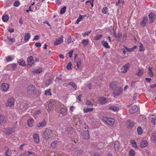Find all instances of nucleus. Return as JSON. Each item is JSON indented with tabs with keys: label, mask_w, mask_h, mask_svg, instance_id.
Segmentation results:
<instances>
[{
	"label": "nucleus",
	"mask_w": 156,
	"mask_h": 156,
	"mask_svg": "<svg viewBox=\"0 0 156 156\" xmlns=\"http://www.w3.org/2000/svg\"><path fill=\"white\" fill-rule=\"evenodd\" d=\"M52 131L51 130L46 128L42 131V136L46 140H48L52 136Z\"/></svg>",
	"instance_id": "nucleus-1"
},
{
	"label": "nucleus",
	"mask_w": 156,
	"mask_h": 156,
	"mask_svg": "<svg viewBox=\"0 0 156 156\" xmlns=\"http://www.w3.org/2000/svg\"><path fill=\"white\" fill-rule=\"evenodd\" d=\"M122 89L120 87H118L115 88L113 92V96L116 97L119 95L122 94Z\"/></svg>",
	"instance_id": "nucleus-2"
},
{
	"label": "nucleus",
	"mask_w": 156,
	"mask_h": 156,
	"mask_svg": "<svg viewBox=\"0 0 156 156\" xmlns=\"http://www.w3.org/2000/svg\"><path fill=\"white\" fill-rule=\"evenodd\" d=\"M14 100L13 98L12 97H11L8 99L5 105L6 107H11L14 105Z\"/></svg>",
	"instance_id": "nucleus-3"
},
{
	"label": "nucleus",
	"mask_w": 156,
	"mask_h": 156,
	"mask_svg": "<svg viewBox=\"0 0 156 156\" xmlns=\"http://www.w3.org/2000/svg\"><path fill=\"white\" fill-rule=\"evenodd\" d=\"M27 67H32L33 65L34 64V61L33 57L30 56L28 57L27 58Z\"/></svg>",
	"instance_id": "nucleus-4"
},
{
	"label": "nucleus",
	"mask_w": 156,
	"mask_h": 156,
	"mask_svg": "<svg viewBox=\"0 0 156 156\" xmlns=\"http://www.w3.org/2000/svg\"><path fill=\"white\" fill-rule=\"evenodd\" d=\"M104 121L109 125H111L115 122L113 119L111 118H104Z\"/></svg>",
	"instance_id": "nucleus-5"
},
{
	"label": "nucleus",
	"mask_w": 156,
	"mask_h": 156,
	"mask_svg": "<svg viewBox=\"0 0 156 156\" xmlns=\"http://www.w3.org/2000/svg\"><path fill=\"white\" fill-rule=\"evenodd\" d=\"M81 136L85 139H88L90 138L88 131L87 130L84 131L81 133Z\"/></svg>",
	"instance_id": "nucleus-6"
},
{
	"label": "nucleus",
	"mask_w": 156,
	"mask_h": 156,
	"mask_svg": "<svg viewBox=\"0 0 156 156\" xmlns=\"http://www.w3.org/2000/svg\"><path fill=\"white\" fill-rule=\"evenodd\" d=\"M63 41V37L62 36L58 39L55 40L54 43L53 44L55 45H58L62 44Z\"/></svg>",
	"instance_id": "nucleus-7"
},
{
	"label": "nucleus",
	"mask_w": 156,
	"mask_h": 156,
	"mask_svg": "<svg viewBox=\"0 0 156 156\" xmlns=\"http://www.w3.org/2000/svg\"><path fill=\"white\" fill-rule=\"evenodd\" d=\"M9 88V85L7 83H3L1 86V90L4 91H7L8 90Z\"/></svg>",
	"instance_id": "nucleus-8"
},
{
	"label": "nucleus",
	"mask_w": 156,
	"mask_h": 156,
	"mask_svg": "<svg viewBox=\"0 0 156 156\" xmlns=\"http://www.w3.org/2000/svg\"><path fill=\"white\" fill-rule=\"evenodd\" d=\"M129 66L130 64L129 63H128L124 66L121 69L122 72L123 73H126L129 68Z\"/></svg>",
	"instance_id": "nucleus-9"
},
{
	"label": "nucleus",
	"mask_w": 156,
	"mask_h": 156,
	"mask_svg": "<svg viewBox=\"0 0 156 156\" xmlns=\"http://www.w3.org/2000/svg\"><path fill=\"white\" fill-rule=\"evenodd\" d=\"M138 107L136 106H133L129 109V112L131 114H133L136 112L138 110Z\"/></svg>",
	"instance_id": "nucleus-10"
},
{
	"label": "nucleus",
	"mask_w": 156,
	"mask_h": 156,
	"mask_svg": "<svg viewBox=\"0 0 156 156\" xmlns=\"http://www.w3.org/2000/svg\"><path fill=\"white\" fill-rule=\"evenodd\" d=\"M35 88L33 85H30L27 87V93L29 94H32L34 91Z\"/></svg>",
	"instance_id": "nucleus-11"
},
{
	"label": "nucleus",
	"mask_w": 156,
	"mask_h": 156,
	"mask_svg": "<svg viewBox=\"0 0 156 156\" xmlns=\"http://www.w3.org/2000/svg\"><path fill=\"white\" fill-rule=\"evenodd\" d=\"M107 99L105 97H101L98 98V101L101 104H104L106 103Z\"/></svg>",
	"instance_id": "nucleus-12"
},
{
	"label": "nucleus",
	"mask_w": 156,
	"mask_h": 156,
	"mask_svg": "<svg viewBox=\"0 0 156 156\" xmlns=\"http://www.w3.org/2000/svg\"><path fill=\"white\" fill-rule=\"evenodd\" d=\"M33 137L34 141L36 144H38L40 141L38 135L36 133H34L33 135Z\"/></svg>",
	"instance_id": "nucleus-13"
},
{
	"label": "nucleus",
	"mask_w": 156,
	"mask_h": 156,
	"mask_svg": "<svg viewBox=\"0 0 156 156\" xmlns=\"http://www.w3.org/2000/svg\"><path fill=\"white\" fill-rule=\"evenodd\" d=\"M30 37L31 35L30 33H26L24 35V40L25 43H26L29 41L30 38Z\"/></svg>",
	"instance_id": "nucleus-14"
},
{
	"label": "nucleus",
	"mask_w": 156,
	"mask_h": 156,
	"mask_svg": "<svg viewBox=\"0 0 156 156\" xmlns=\"http://www.w3.org/2000/svg\"><path fill=\"white\" fill-rule=\"evenodd\" d=\"M149 20L151 23H152L154 21L155 18V15L153 13H150L148 15Z\"/></svg>",
	"instance_id": "nucleus-15"
},
{
	"label": "nucleus",
	"mask_w": 156,
	"mask_h": 156,
	"mask_svg": "<svg viewBox=\"0 0 156 156\" xmlns=\"http://www.w3.org/2000/svg\"><path fill=\"white\" fill-rule=\"evenodd\" d=\"M109 109L115 112L118 111L119 109V108L118 107L114 105L110 106L109 107Z\"/></svg>",
	"instance_id": "nucleus-16"
},
{
	"label": "nucleus",
	"mask_w": 156,
	"mask_h": 156,
	"mask_svg": "<svg viewBox=\"0 0 156 156\" xmlns=\"http://www.w3.org/2000/svg\"><path fill=\"white\" fill-rule=\"evenodd\" d=\"M6 122V119L2 115H0V124H4Z\"/></svg>",
	"instance_id": "nucleus-17"
},
{
	"label": "nucleus",
	"mask_w": 156,
	"mask_h": 156,
	"mask_svg": "<svg viewBox=\"0 0 156 156\" xmlns=\"http://www.w3.org/2000/svg\"><path fill=\"white\" fill-rule=\"evenodd\" d=\"M125 4V2L124 0H119L118 2H116L115 5L118 6L119 5L120 7H122Z\"/></svg>",
	"instance_id": "nucleus-18"
},
{
	"label": "nucleus",
	"mask_w": 156,
	"mask_h": 156,
	"mask_svg": "<svg viewBox=\"0 0 156 156\" xmlns=\"http://www.w3.org/2000/svg\"><path fill=\"white\" fill-rule=\"evenodd\" d=\"M147 74L148 76L150 77H152L154 76L153 72L151 68L150 67L148 68Z\"/></svg>",
	"instance_id": "nucleus-19"
},
{
	"label": "nucleus",
	"mask_w": 156,
	"mask_h": 156,
	"mask_svg": "<svg viewBox=\"0 0 156 156\" xmlns=\"http://www.w3.org/2000/svg\"><path fill=\"white\" fill-rule=\"evenodd\" d=\"M126 125L128 127L132 128L134 125V123L131 120H128L126 121Z\"/></svg>",
	"instance_id": "nucleus-20"
},
{
	"label": "nucleus",
	"mask_w": 156,
	"mask_h": 156,
	"mask_svg": "<svg viewBox=\"0 0 156 156\" xmlns=\"http://www.w3.org/2000/svg\"><path fill=\"white\" fill-rule=\"evenodd\" d=\"M147 21V17H144L142 21L140 23V24L142 26H144L146 25V23Z\"/></svg>",
	"instance_id": "nucleus-21"
},
{
	"label": "nucleus",
	"mask_w": 156,
	"mask_h": 156,
	"mask_svg": "<svg viewBox=\"0 0 156 156\" xmlns=\"http://www.w3.org/2000/svg\"><path fill=\"white\" fill-rule=\"evenodd\" d=\"M148 145L147 141L144 140L142 141L140 143V146L141 147L144 148L147 146Z\"/></svg>",
	"instance_id": "nucleus-22"
},
{
	"label": "nucleus",
	"mask_w": 156,
	"mask_h": 156,
	"mask_svg": "<svg viewBox=\"0 0 156 156\" xmlns=\"http://www.w3.org/2000/svg\"><path fill=\"white\" fill-rule=\"evenodd\" d=\"M46 124V121L44 120H43L42 122L39 123L37 124V126L38 127H43Z\"/></svg>",
	"instance_id": "nucleus-23"
},
{
	"label": "nucleus",
	"mask_w": 156,
	"mask_h": 156,
	"mask_svg": "<svg viewBox=\"0 0 156 156\" xmlns=\"http://www.w3.org/2000/svg\"><path fill=\"white\" fill-rule=\"evenodd\" d=\"M120 146V143L118 141L115 142L114 144V148L115 151H118Z\"/></svg>",
	"instance_id": "nucleus-24"
},
{
	"label": "nucleus",
	"mask_w": 156,
	"mask_h": 156,
	"mask_svg": "<svg viewBox=\"0 0 156 156\" xmlns=\"http://www.w3.org/2000/svg\"><path fill=\"white\" fill-rule=\"evenodd\" d=\"M67 109L64 108H62L59 110V113L62 115H66L67 114Z\"/></svg>",
	"instance_id": "nucleus-25"
},
{
	"label": "nucleus",
	"mask_w": 156,
	"mask_h": 156,
	"mask_svg": "<svg viewBox=\"0 0 156 156\" xmlns=\"http://www.w3.org/2000/svg\"><path fill=\"white\" fill-rule=\"evenodd\" d=\"M34 120L32 118L29 119L27 121L28 125L30 127H32L33 126Z\"/></svg>",
	"instance_id": "nucleus-26"
},
{
	"label": "nucleus",
	"mask_w": 156,
	"mask_h": 156,
	"mask_svg": "<svg viewBox=\"0 0 156 156\" xmlns=\"http://www.w3.org/2000/svg\"><path fill=\"white\" fill-rule=\"evenodd\" d=\"M101 44L105 48H110V46L108 45V43L106 41H101Z\"/></svg>",
	"instance_id": "nucleus-27"
},
{
	"label": "nucleus",
	"mask_w": 156,
	"mask_h": 156,
	"mask_svg": "<svg viewBox=\"0 0 156 156\" xmlns=\"http://www.w3.org/2000/svg\"><path fill=\"white\" fill-rule=\"evenodd\" d=\"M137 131L138 135H141L142 134L143 131L141 126H139L137 127Z\"/></svg>",
	"instance_id": "nucleus-28"
},
{
	"label": "nucleus",
	"mask_w": 156,
	"mask_h": 156,
	"mask_svg": "<svg viewBox=\"0 0 156 156\" xmlns=\"http://www.w3.org/2000/svg\"><path fill=\"white\" fill-rule=\"evenodd\" d=\"M2 19L4 22H6L8 21L9 17L8 15H5L2 16Z\"/></svg>",
	"instance_id": "nucleus-29"
},
{
	"label": "nucleus",
	"mask_w": 156,
	"mask_h": 156,
	"mask_svg": "<svg viewBox=\"0 0 156 156\" xmlns=\"http://www.w3.org/2000/svg\"><path fill=\"white\" fill-rule=\"evenodd\" d=\"M144 72V69H139L138 70L137 74L138 76H141L142 75Z\"/></svg>",
	"instance_id": "nucleus-30"
},
{
	"label": "nucleus",
	"mask_w": 156,
	"mask_h": 156,
	"mask_svg": "<svg viewBox=\"0 0 156 156\" xmlns=\"http://www.w3.org/2000/svg\"><path fill=\"white\" fill-rule=\"evenodd\" d=\"M58 143V141L57 140H55L52 142L51 144V146L53 148L56 147Z\"/></svg>",
	"instance_id": "nucleus-31"
},
{
	"label": "nucleus",
	"mask_w": 156,
	"mask_h": 156,
	"mask_svg": "<svg viewBox=\"0 0 156 156\" xmlns=\"http://www.w3.org/2000/svg\"><path fill=\"white\" fill-rule=\"evenodd\" d=\"M18 63L19 65L23 66H25L26 65L25 61L22 59L19 60L18 62Z\"/></svg>",
	"instance_id": "nucleus-32"
},
{
	"label": "nucleus",
	"mask_w": 156,
	"mask_h": 156,
	"mask_svg": "<svg viewBox=\"0 0 156 156\" xmlns=\"http://www.w3.org/2000/svg\"><path fill=\"white\" fill-rule=\"evenodd\" d=\"M43 69L42 68H39L34 71L33 72L34 73H40L43 71Z\"/></svg>",
	"instance_id": "nucleus-33"
},
{
	"label": "nucleus",
	"mask_w": 156,
	"mask_h": 156,
	"mask_svg": "<svg viewBox=\"0 0 156 156\" xmlns=\"http://www.w3.org/2000/svg\"><path fill=\"white\" fill-rule=\"evenodd\" d=\"M85 16H82L81 15H80L79 18L77 20L76 23L78 24L79 22H80L83 19V17H84Z\"/></svg>",
	"instance_id": "nucleus-34"
},
{
	"label": "nucleus",
	"mask_w": 156,
	"mask_h": 156,
	"mask_svg": "<svg viewBox=\"0 0 156 156\" xmlns=\"http://www.w3.org/2000/svg\"><path fill=\"white\" fill-rule=\"evenodd\" d=\"M89 41L87 39H83L82 41V43L84 47H86L88 44Z\"/></svg>",
	"instance_id": "nucleus-35"
},
{
	"label": "nucleus",
	"mask_w": 156,
	"mask_h": 156,
	"mask_svg": "<svg viewBox=\"0 0 156 156\" xmlns=\"http://www.w3.org/2000/svg\"><path fill=\"white\" fill-rule=\"evenodd\" d=\"M68 85L72 87L74 90H76L77 89V86L75 83L72 82H70Z\"/></svg>",
	"instance_id": "nucleus-36"
},
{
	"label": "nucleus",
	"mask_w": 156,
	"mask_h": 156,
	"mask_svg": "<svg viewBox=\"0 0 156 156\" xmlns=\"http://www.w3.org/2000/svg\"><path fill=\"white\" fill-rule=\"evenodd\" d=\"M93 109V108H86L83 109V111L84 113H87L88 112H90L92 111Z\"/></svg>",
	"instance_id": "nucleus-37"
},
{
	"label": "nucleus",
	"mask_w": 156,
	"mask_h": 156,
	"mask_svg": "<svg viewBox=\"0 0 156 156\" xmlns=\"http://www.w3.org/2000/svg\"><path fill=\"white\" fill-rule=\"evenodd\" d=\"M66 6H64L60 10V14H62L66 12Z\"/></svg>",
	"instance_id": "nucleus-38"
},
{
	"label": "nucleus",
	"mask_w": 156,
	"mask_h": 156,
	"mask_svg": "<svg viewBox=\"0 0 156 156\" xmlns=\"http://www.w3.org/2000/svg\"><path fill=\"white\" fill-rule=\"evenodd\" d=\"M76 64L77 68H79L81 66V62L80 59H78L76 60Z\"/></svg>",
	"instance_id": "nucleus-39"
},
{
	"label": "nucleus",
	"mask_w": 156,
	"mask_h": 156,
	"mask_svg": "<svg viewBox=\"0 0 156 156\" xmlns=\"http://www.w3.org/2000/svg\"><path fill=\"white\" fill-rule=\"evenodd\" d=\"M44 94L46 95H51V89L46 90L45 91Z\"/></svg>",
	"instance_id": "nucleus-40"
},
{
	"label": "nucleus",
	"mask_w": 156,
	"mask_h": 156,
	"mask_svg": "<svg viewBox=\"0 0 156 156\" xmlns=\"http://www.w3.org/2000/svg\"><path fill=\"white\" fill-rule=\"evenodd\" d=\"M151 138L152 140L155 141L156 140V133H153L151 137Z\"/></svg>",
	"instance_id": "nucleus-41"
},
{
	"label": "nucleus",
	"mask_w": 156,
	"mask_h": 156,
	"mask_svg": "<svg viewBox=\"0 0 156 156\" xmlns=\"http://www.w3.org/2000/svg\"><path fill=\"white\" fill-rule=\"evenodd\" d=\"M102 35L101 34L98 35H96L94 38V40H98L101 38Z\"/></svg>",
	"instance_id": "nucleus-42"
},
{
	"label": "nucleus",
	"mask_w": 156,
	"mask_h": 156,
	"mask_svg": "<svg viewBox=\"0 0 156 156\" xmlns=\"http://www.w3.org/2000/svg\"><path fill=\"white\" fill-rule=\"evenodd\" d=\"M131 143L132 144L133 147H135L137 148V146L135 141L134 140H132L131 141Z\"/></svg>",
	"instance_id": "nucleus-43"
},
{
	"label": "nucleus",
	"mask_w": 156,
	"mask_h": 156,
	"mask_svg": "<svg viewBox=\"0 0 156 156\" xmlns=\"http://www.w3.org/2000/svg\"><path fill=\"white\" fill-rule=\"evenodd\" d=\"M129 156H134L135 154V151L133 150H131L129 151Z\"/></svg>",
	"instance_id": "nucleus-44"
},
{
	"label": "nucleus",
	"mask_w": 156,
	"mask_h": 156,
	"mask_svg": "<svg viewBox=\"0 0 156 156\" xmlns=\"http://www.w3.org/2000/svg\"><path fill=\"white\" fill-rule=\"evenodd\" d=\"M136 48V45L134 46L133 48H128L127 51L132 52L133 51L134 49Z\"/></svg>",
	"instance_id": "nucleus-45"
},
{
	"label": "nucleus",
	"mask_w": 156,
	"mask_h": 156,
	"mask_svg": "<svg viewBox=\"0 0 156 156\" xmlns=\"http://www.w3.org/2000/svg\"><path fill=\"white\" fill-rule=\"evenodd\" d=\"M54 103L53 102H51L48 104V109L51 110L53 107V106L54 105Z\"/></svg>",
	"instance_id": "nucleus-46"
},
{
	"label": "nucleus",
	"mask_w": 156,
	"mask_h": 156,
	"mask_svg": "<svg viewBox=\"0 0 156 156\" xmlns=\"http://www.w3.org/2000/svg\"><path fill=\"white\" fill-rule=\"evenodd\" d=\"M83 152V149H81L79 150L77 154V156H80Z\"/></svg>",
	"instance_id": "nucleus-47"
},
{
	"label": "nucleus",
	"mask_w": 156,
	"mask_h": 156,
	"mask_svg": "<svg viewBox=\"0 0 156 156\" xmlns=\"http://www.w3.org/2000/svg\"><path fill=\"white\" fill-rule=\"evenodd\" d=\"M144 46L141 43H140V45L139 47V51H144V49L143 48Z\"/></svg>",
	"instance_id": "nucleus-48"
},
{
	"label": "nucleus",
	"mask_w": 156,
	"mask_h": 156,
	"mask_svg": "<svg viewBox=\"0 0 156 156\" xmlns=\"http://www.w3.org/2000/svg\"><path fill=\"white\" fill-rule=\"evenodd\" d=\"M108 8L105 7L102 10V11L103 13L106 14L107 12Z\"/></svg>",
	"instance_id": "nucleus-49"
},
{
	"label": "nucleus",
	"mask_w": 156,
	"mask_h": 156,
	"mask_svg": "<svg viewBox=\"0 0 156 156\" xmlns=\"http://www.w3.org/2000/svg\"><path fill=\"white\" fill-rule=\"evenodd\" d=\"M13 59V58L11 56H9L6 57V60L7 61L9 62L12 61Z\"/></svg>",
	"instance_id": "nucleus-50"
},
{
	"label": "nucleus",
	"mask_w": 156,
	"mask_h": 156,
	"mask_svg": "<svg viewBox=\"0 0 156 156\" xmlns=\"http://www.w3.org/2000/svg\"><path fill=\"white\" fill-rule=\"evenodd\" d=\"M20 4V2L19 1H16L14 3V6L15 7L18 6Z\"/></svg>",
	"instance_id": "nucleus-51"
},
{
	"label": "nucleus",
	"mask_w": 156,
	"mask_h": 156,
	"mask_svg": "<svg viewBox=\"0 0 156 156\" xmlns=\"http://www.w3.org/2000/svg\"><path fill=\"white\" fill-rule=\"evenodd\" d=\"M71 66L72 64L71 62H69L68 63L67 66V68L68 70H70L71 69Z\"/></svg>",
	"instance_id": "nucleus-52"
},
{
	"label": "nucleus",
	"mask_w": 156,
	"mask_h": 156,
	"mask_svg": "<svg viewBox=\"0 0 156 156\" xmlns=\"http://www.w3.org/2000/svg\"><path fill=\"white\" fill-rule=\"evenodd\" d=\"M86 104L88 105H91V106H93V104L89 100H87L86 101Z\"/></svg>",
	"instance_id": "nucleus-53"
},
{
	"label": "nucleus",
	"mask_w": 156,
	"mask_h": 156,
	"mask_svg": "<svg viewBox=\"0 0 156 156\" xmlns=\"http://www.w3.org/2000/svg\"><path fill=\"white\" fill-rule=\"evenodd\" d=\"M5 154L6 156H11V154L10 151L9 150H8Z\"/></svg>",
	"instance_id": "nucleus-54"
},
{
	"label": "nucleus",
	"mask_w": 156,
	"mask_h": 156,
	"mask_svg": "<svg viewBox=\"0 0 156 156\" xmlns=\"http://www.w3.org/2000/svg\"><path fill=\"white\" fill-rule=\"evenodd\" d=\"M40 113V111L38 110L37 111H36L35 112L34 114V116L35 117L37 116V115H38Z\"/></svg>",
	"instance_id": "nucleus-55"
},
{
	"label": "nucleus",
	"mask_w": 156,
	"mask_h": 156,
	"mask_svg": "<svg viewBox=\"0 0 156 156\" xmlns=\"http://www.w3.org/2000/svg\"><path fill=\"white\" fill-rule=\"evenodd\" d=\"M91 32V31L90 30L89 31L85 32L83 34V35L84 37L86 35H88Z\"/></svg>",
	"instance_id": "nucleus-56"
},
{
	"label": "nucleus",
	"mask_w": 156,
	"mask_h": 156,
	"mask_svg": "<svg viewBox=\"0 0 156 156\" xmlns=\"http://www.w3.org/2000/svg\"><path fill=\"white\" fill-rule=\"evenodd\" d=\"M51 83V80L50 79H48L45 82L46 84L47 85H49Z\"/></svg>",
	"instance_id": "nucleus-57"
},
{
	"label": "nucleus",
	"mask_w": 156,
	"mask_h": 156,
	"mask_svg": "<svg viewBox=\"0 0 156 156\" xmlns=\"http://www.w3.org/2000/svg\"><path fill=\"white\" fill-rule=\"evenodd\" d=\"M8 39L12 43H14L15 41V39L14 38H11L8 37Z\"/></svg>",
	"instance_id": "nucleus-58"
},
{
	"label": "nucleus",
	"mask_w": 156,
	"mask_h": 156,
	"mask_svg": "<svg viewBox=\"0 0 156 156\" xmlns=\"http://www.w3.org/2000/svg\"><path fill=\"white\" fill-rule=\"evenodd\" d=\"M72 130V127H68L66 128V130L67 131L68 133H69Z\"/></svg>",
	"instance_id": "nucleus-59"
},
{
	"label": "nucleus",
	"mask_w": 156,
	"mask_h": 156,
	"mask_svg": "<svg viewBox=\"0 0 156 156\" xmlns=\"http://www.w3.org/2000/svg\"><path fill=\"white\" fill-rule=\"evenodd\" d=\"M39 39V36L37 35L34 36V38L33 39V41L38 40Z\"/></svg>",
	"instance_id": "nucleus-60"
},
{
	"label": "nucleus",
	"mask_w": 156,
	"mask_h": 156,
	"mask_svg": "<svg viewBox=\"0 0 156 156\" xmlns=\"http://www.w3.org/2000/svg\"><path fill=\"white\" fill-rule=\"evenodd\" d=\"M35 45L37 47H40L41 45L40 43L37 42L35 44Z\"/></svg>",
	"instance_id": "nucleus-61"
},
{
	"label": "nucleus",
	"mask_w": 156,
	"mask_h": 156,
	"mask_svg": "<svg viewBox=\"0 0 156 156\" xmlns=\"http://www.w3.org/2000/svg\"><path fill=\"white\" fill-rule=\"evenodd\" d=\"M156 121L155 117H152L151 122L154 125H155V121Z\"/></svg>",
	"instance_id": "nucleus-62"
},
{
	"label": "nucleus",
	"mask_w": 156,
	"mask_h": 156,
	"mask_svg": "<svg viewBox=\"0 0 156 156\" xmlns=\"http://www.w3.org/2000/svg\"><path fill=\"white\" fill-rule=\"evenodd\" d=\"M73 51H70L69 52V58H71L72 57V55H73Z\"/></svg>",
	"instance_id": "nucleus-63"
},
{
	"label": "nucleus",
	"mask_w": 156,
	"mask_h": 156,
	"mask_svg": "<svg viewBox=\"0 0 156 156\" xmlns=\"http://www.w3.org/2000/svg\"><path fill=\"white\" fill-rule=\"evenodd\" d=\"M8 31L10 33H12L14 31V29L11 28L8 29Z\"/></svg>",
	"instance_id": "nucleus-64"
}]
</instances>
